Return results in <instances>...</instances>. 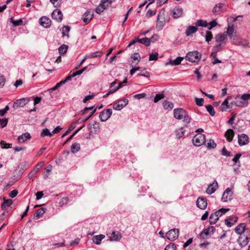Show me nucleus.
Here are the masks:
<instances>
[{"label":"nucleus","instance_id":"1","mask_svg":"<svg viewBox=\"0 0 250 250\" xmlns=\"http://www.w3.org/2000/svg\"><path fill=\"white\" fill-rule=\"evenodd\" d=\"M115 0H101L99 5L95 9V12L97 14H101Z\"/></svg>","mask_w":250,"mask_h":250},{"label":"nucleus","instance_id":"2","mask_svg":"<svg viewBox=\"0 0 250 250\" xmlns=\"http://www.w3.org/2000/svg\"><path fill=\"white\" fill-rule=\"evenodd\" d=\"M192 143L196 146H200L206 142L205 135L202 133H197L193 138Z\"/></svg>","mask_w":250,"mask_h":250},{"label":"nucleus","instance_id":"3","mask_svg":"<svg viewBox=\"0 0 250 250\" xmlns=\"http://www.w3.org/2000/svg\"><path fill=\"white\" fill-rule=\"evenodd\" d=\"M201 57V54L197 51L188 52L186 56V58L192 62H198Z\"/></svg>","mask_w":250,"mask_h":250},{"label":"nucleus","instance_id":"4","mask_svg":"<svg viewBox=\"0 0 250 250\" xmlns=\"http://www.w3.org/2000/svg\"><path fill=\"white\" fill-rule=\"evenodd\" d=\"M179 233V230L178 229H172L167 232L166 237L170 241H174L178 238Z\"/></svg>","mask_w":250,"mask_h":250},{"label":"nucleus","instance_id":"5","mask_svg":"<svg viewBox=\"0 0 250 250\" xmlns=\"http://www.w3.org/2000/svg\"><path fill=\"white\" fill-rule=\"evenodd\" d=\"M128 100L127 99L124 98L115 103L113 106L114 109L116 110H121L127 104H128Z\"/></svg>","mask_w":250,"mask_h":250},{"label":"nucleus","instance_id":"6","mask_svg":"<svg viewBox=\"0 0 250 250\" xmlns=\"http://www.w3.org/2000/svg\"><path fill=\"white\" fill-rule=\"evenodd\" d=\"M165 24V20L164 13L163 12H160L157 16L156 28L159 30H161Z\"/></svg>","mask_w":250,"mask_h":250},{"label":"nucleus","instance_id":"7","mask_svg":"<svg viewBox=\"0 0 250 250\" xmlns=\"http://www.w3.org/2000/svg\"><path fill=\"white\" fill-rule=\"evenodd\" d=\"M112 113V110L110 108L104 110L99 115V118L102 122H105L110 117Z\"/></svg>","mask_w":250,"mask_h":250},{"label":"nucleus","instance_id":"8","mask_svg":"<svg viewBox=\"0 0 250 250\" xmlns=\"http://www.w3.org/2000/svg\"><path fill=\"white\" fill-rule=\"evenodd\" d=\"M108 238L107 240L110 242L119 241L122 238V235L119 231H112L111 233L107 234Z\"/></svg>","mask_w":250,"mask_h":250},{"label":"nucleus","instance_id":"9","mask_svg":"<svg viewBox=\"0 0 250 250\" xmlns=\"http://www.w3.org/2000/svg\"><path fill=\"white\" fill-rule=\"evenodd\" d=\"M87 128L91 133H97L100 129L99 123L96 122H91L87 125Z\"/></svg>","mask_w":250,"mask_h":250},{"label":"nucleus","instance_id":"10","mask_svg":"<svg viewBox=\"0 0 250 250\" xmlns=\"http://www.w3.org/2000/svg\"><path fill=\"white\" fill-rule=\"evenodd\" d=\"M187 111L183 108H176L174 109V117L177 120H181L185 115Z\"/></svg>","mask_w":250,"mask_h":250},{"label":"nucleus","instance_id":"11","mask_svg":"<svg viewBox=\"0 0 250 250\" xmlns=\"http://www.w3.org/2000/svg\"><path fill=\"white\" fill-rule=\"evenodd\" d=\"M30 100L29 98H21L16 100L14 103L13 107L15 108H17L19 107H23L26 104H27Z\"/></svg>","mask_w":250,"mask_h":250},{"label":"nucleus","instance_id":"12","mask_svg":"<svg viewBox=\"0 0 250 250\" xmlns=\"http://www.w3.org/2000/svg\"><path fill=\"white\" fill-rule=\"evenodd\" d=\"M238 142L240 146H245L248 144L249 142V139L248 135L245 134L238 135Z\"/></svg>","mask_w":250,"mask_h":250},{"label":"nucleus","instance_id":"13","mask_svg":"<svg viewBox=\"0 0 250 250\" xmlns=\"http://www.w3.org/2000/svg\"><path fill=\"white\" fill-rule=\"evenodd\" d=\"M183 9L180 7H175L170 11V15L174 19L180 17L183 14Z\"/></svg>","mask_w":250,"mask_h":250},{"label":"nucleus","instance_id":"14","mask_svg":"<svg viewBox=\"0 0 250 250\" xmlns=\"http://www.w3.org/2000/svg\"><path fill=\"white\" fill-rule=\"evenodd\" d=\"M233 192L231 190L227 188L224 192L222 197V200L224 202H226L229 200H230L232 199Z\"/></svg>","mask_w":250,"mask_h":250},{"label":"nucleus","instance_id":"15","mask_svg":"<svg viewBox=\"0 0 250 250\" xmlns=\"http://www.w3.org/2000/svg\"><path fill=\"white\" fill-rule=\"evenodd\" d=\"M197 206L201 209H205L207 206V200L206 198L199 197L196 201Z\"/></svg>","mask_w":250,"mask_h":250},{"label":"nucleus","instance_id":"16","mask_svg":"<svg viewBox=\"0 0 250 250\" xmlns=\"http://www.w3.org/2000/svg\"><path fill=\"white\" fill-rule=\"evenodd\" d=\"M62 16L63 15L61 11L58 9L54 10L51 14L52 19L59 21H62Z\"/></svg>","mask_w":250,"mask_h":250},{"label":"nucleus","instance_id":"17","mask_svg":"<svg viewBox=\"0 0 250 250\" xmlns=\"http://www.w3.org/2000/svg\"><path fill=\"white\" fill-rule=\"evenodd\" d=\"M216 42L225 44L227 41V35L225 34H218L215 37Z\"/></svg>","mask_w":250,"mask_h":250},{"label":"nucleus","instance_id":"18","mask_svg":"<svg viewBox=\"0 0 250 250\" xmlns=\"http://www.w3.org/2000/svg\"><path fill=\"white\" fill-rule=\"evenodd\" d=\"M218 183L216 181H214L212 184H210L206 190V192L208 194L213 193L218 188Z\"/></svg>","mask_w":250,"mask_h":250},{"label":"nucleus","instance_id":"19","mask_svg":"<svg viewBox=\"0 0 250 250\" xmlns=\"http://www.w3.org/2000/svg\"><path fill=\"white\" fill-rule=\"evenodd\" d=\"M51 20L47 17L43 16L40 19V23L45 28H48L51 25Z\"/></svg>","mask_w":250,"mask_h":250},{"label":"nucleus","instance_id":"20","mask_svg":"<svg viewBox=\"0 0 250 250\" xmlns=\"http://www.w3.org/2000/svg\"><path fill=\"white\" fill-rule=\"evenodd\" d=\"M238 217L235 215L229 217L228 219L225 220V224L228 227H231L237 221Z\"/></svg>","mask_w":250,"mask_h":250},{"label":"nucleus","instance_id":"21","mask_svg":"<svg viewBox=\"0 0 250 250\" xmlns=\"http://www.w3.org/2000/svg\"><path fill=\"white\" fill-rule=\"evenodd\" d=\"M105 237V235L104 234L94 235L92 237V241L95 244L99 245L101 243L102 240H103Z\"/></svg>","mask_w":250,"mask_h":250},{"label":"nucleus","instance_id":"22","mask_svg":"<svg viewBox=\"0 0 250 250\" xmlns=\"http://www.w3.org/2000/svg\"><path fill=\"white\" fill-rule=\"evenodd\" d=\"M30 134L28 132H26L19 136L18 138V140L20 143H24L27 140L30 139Z\"/></svg>","mask_w":250,"mask_h":250},{"label":"nucleus","instance_id":"23","mask_svg":"<svg viewBox=\"0 0 250 250\" xmlns=\"http://www.w3.org/2000/svg\"><path fill=\"white\" fill-rule=\"evenodd\" d=\"M224 6V4L223 3H218L213 7L212 9V12L215 15L219 14L222 12Z\"/></svg>","mask_w":250,"mask_h":250},{"label":"nucleus","instance_id":"24","mask_svg":"<svg viewBox=\"0 0 250 250\" xmlns=\"http://www.w3.org/2000/svg\"><path fill=\"white\" fill-rule=\"evenodd\" d=\"M183 60V58L181 57H178L174 60H170L166 63V65L170 64L172 65H176L179 64Z\"/></svg>","mask_w":250,"mask_h":250},{"label":"nucleus","instance_id":"25","mask_svg":"<svg viewBox=\"0 0 250 250\" xmlns=\"http://www.w3.org/2000/svg\"><path fill=\"white\" fill-rule=\"evenodd\" d=\"M209 30H210L206 31L205 33H204V32L201 33L202 36L205 37L206 41L208 43H209V42L211 41L213 38L212 33Z\"/></svg>","mask_w":250,"mask_h":250},{"label":"nucleus","instance_id":"26","mask_svg":"<svg viewBox=\"0 0 250 250\" xmlns=\"http://www.w3.org/2000/svg\"><path fill=\"white\" fill-rule=\"evenodd\" d=\"M245 225L243 223L238 225L235 229V232L238 234H242L245 230Z\"/></svg>","mask_w":250,"mask_h":250},{"label":"nucleus","instance_id":"27","mask_svg":"<svg viewBox=\"0 0 250 250\" xmlns=\"http://www.w3.org/2000/svg\"><path fill=\"white\" fill-rule=\"evenodd\" d=\"M234 135V132L233 130L231 129H229L226 131L225 133V137L228 142H231L233 139Z\"/></svg>","mask_w":250,"mask_h":250},{"label":"nucleus","instance_id":"28","mask_svg":"<svg viewBox=\"0 0 250 250\" xmlns=\"http://www.w3.org/2000/svg\"><path fill=\"white\" fill-rule=\"evenodd\" d=\"M46 208H41L36 210L35 214V217L36 219L41 218L45 212Z\"/></svg>","mask_w":250,"mask_h":250},{"label":"nucleus","instance_id":"29","mask_svg":"<svg viewBox=\"0 0 250 250\" xmlns=\"http://www.w3.org/2000/svg\"><path fill=\"white\" fill-rule=\"evenodd\" d=\"M197 30L196 26H189L186 30V34L187 36H189L192 34L195 33Z\"/></svg>","mask_w":250,"mask_h":250},{"label":"nucleus","instance_id":"30","mask_svg":"<svg viewBox=\"0 0 250 250\" xmlns=\"http://www.w3.org/2000/svg\"><path fill=\"white\" fill-rule=\"evenodd\" d=\"M133 60L131 63V65L137 64L140 61L141 57L139 53H136L131 57Z\"/></svg>","mask_w":250,"mask_h":250},{"label":"nucleus","instance_id":"31","mask_svg":"<svg viewBox=\"0 0 250 250\" xmlns=\"http://www.w3.org/2000/svg\"><path fill=\"white\" fill-rule=\"evenodd\" d=\"M70 30V27L68 25H65L62 28V37L63 38L66 37L67 39L69 38V32Z\"/></svg>","mask_w":250,"mask_h":250},{"label":"nucleus","instance_id":"32","mask_svg":"<svg viewBox=\"0 0 250 250\" xmlns=\"http://www.w3.org/2000/svg\"><path fill=\"white\" fill-rule=\"evenodd\" d=\"M103 54V52L102 51H98L93 53L89 54L88 55H86L87 59H90L92 58H99L102 56Z\"/></svg>","mask_w":250,"mask_h":250},{"label":"nucleus","instance_id":"33","mask_svg":"<svg viewBox=\"0 0 250 250\" xmlns=\"http://www.w3.org/2000/svg\"><path fill=\"white\" fill-rule=\"evenodd\" d=\"M80 144L78 143H73L71 146V151L73 153H75L80 149Z\"/></svg>","mask_w":250,"mask_h":250},{"label":"nucleus","instance_id":"34","mask_svg":"<svg viewBox=\"0 0 250 250\" xmlns=\"http://www.w3.org/2000/svg\"><path fill=\"white\" fill-rule=\"evenodd\" d=\"M202 231L204 232V234L207 236L211 235L213 234L215 231V228L213 226H210L208 228L204 229Z\"/></svg>","mask_w":250,"mask_h":250},{"label":"nucleus","instance_id":"35","mask_svg":"<svg viewBox=\"0 0 250 250\" xmlns=\"http://www.w3.org/2000/svg\"><path fill=\"white\" fill-rule=\"evenodd\" d=\"M163 105L164 108L165 109H167V110H171L174 107L173 104L172 103L167 101H165L163 103Z\"/></svg>","mask_w":250,"mask_h":250},{"label":"nucleus","instance_id":"36","mask_svg":"<svg viewBox=\"0 0 250 250\" xmlns=\"http://www.w3.org/2000/svg\"><path fill=\"white\" fill-rule=\"evenodd\" d=\"M138 42L142 44H143L146 46H149L150 44V39L146 37L141 39H139V38L138 37Z\"/></svg>","mask_w":250,"mask_h":250},{"label":"nucleus","instance_id":"37","mask_svg":"<svg viewBox=\"0 0 250 250\" xmlns=\"http://www.w3.org/2000/svg\"><path fill=\"white\" fill-rule=\"evenodd\" d=\"M206 146L207 149H210L215 148L216 146V144L213 140L210 139L208 140L207 144H206Z\"/></svg>","mask_w":250,"mask_h":250},{"label":"nucleus","instance_id":"38","mask_svg":"<svg viewBox=\"0 0 250 250\" xmlns=\"http://www.w3.org/2000/svg\"><path fill=\"white\" fill-rule=\"evenodd\" d=\"M68 46L65 44H62L59 47L58 50L60 55H62L65 54L67 51Z\"/></svg>","mask_w":250,"mask_h":250},{"label":"nucleus","instance_id":"39","mask_svg":"<svg viewBox=\"0 0 250 250\" xmlns=\"http://www.w3.org/2000/svg\"><path fill=\"white\" fill-rule=\"evenodd\" d=\"M218 220V217H216V215L213 213H212L209 218V221L210 224H215Z\"/></svg>","mask_w":250,"mask_h":250},{"label":"nucleus","instance_id":"40","mask_svg":"<svg viewBox=\"0 0 250 250\" xmlns=\"http://www.w3.org/2000/svg\"><path fill=\"white\" fill-rule=\"evenodd\" d=\"M196 26L208 27V23L206 21L204 20H197L195 22Z\"/></svg>","mask_w":250,"mask_h":250},{"label":"nucleus","instance_id":"41","mask_svg":"<svg viewBox=\"0 0 250 250\" xmlns=\"http://www.w3.org/2000/svg\"><path fill=\"white\" fill-rule=\"evenodd\" d=\"M230 98V97H228L222 103L221 106H222V111H227V109L228 108L229 105V102L228 100Z\"/></svg>","mask_w":250,"mask_h":250},{"label":"nucleus","instance_id":"42","mask_svg":"<svg viewBox=\"0 0 250 250\" xmlns=\"http://www.w3.org/2000/svg\"><path fill=\"white\" fill-rule=\"evenodd\" d=\"M234 28L233 25H229L227 28V33L230 39H232L233 34L234 33Z\"/></svg>","mask_w":250,"mask_h":250},{"label":"nucleus","instance_id":"43","mask_svg":"<svg viewBox=\"0 0 250 250\" xmlns=\"http://www.w3.org/2000/svg\"><path fill=\"white\" fill-rule=\"evenodd\" d=\"M185 129L183 127H181L176 131V137L180 139L184 135Z\"/></svg>","mask_w":250,"mask_h":250},{"label":"nucleus","instance_id":"44","mask_svg":"<svg viewBox=\"0 0 250 250\" xmlns=\"http://www.w3.org/2000/svg\"><path fill=\"white\" fill-rule=\"evenodd\" d=\"M207 110L209 113L210 116H213L215 115V112L214 111L213 107L210 105L208 104L206 106Z\"/></svg>","mask_w":250,"mask_h":250},{"label":"nucleus","instance_id":"45","mask_svg":"<svg viewBox=\"0 0 250 250\" xmlns=\"http://www.w3.org/2000/svg\"><path fill=\"white\" fill-rule=\"evenodd\" d=\"M53 135L52 132H50L48 129L45 128L43 129L41 134V136L42 137H44L46 136H48L49 137H51Z\"/></svg>","mask_w":250,"mask_h":250},{"label":"nucleus","instance_id":"46","mask_svg":"<svg viewBox=\"0 0 250 250\" xmlns=\"http://www.w3.org/2000/svg\"><path fill=\"white\" fill-rule=\"evenodd\" d=\"M225 44H223L222 43H219V44L213 47V51H215L216 52H218L222 50L224 47Z\"/></svg>","mask_w":250,"mask_h":250},{"label":"nucleus","instance_id":"47","mask_svg":"<svg viewBox=\"0 0 250 250\" xmlns=\"http://www.w3.org/2000/svg\"><path fill=\"white\" fill-rule=\"evenodd\" d=\"M43 165V162H40V163H39L36 165L34 169L32 171H33L35 173H36L42 167Z\"/></svg>","mask_w":250,"mask_h":250},{"label":"nucleus","instance_id":"48","mask_svg":"<svg viewBox=\"0 0 250 250\" xmlns=\"http://www.w3.org/2000/svg\"><path fill=\"white\" fill-rule=\"evenodd\" d=\"M217 24V22L216 20H213L210 22L208 23V30H211L212 28L216 26Z\"/></svg>","mask_w":250,"mask_h":250},{"label":"nucleus","instance_id":"49","mask_svg":"<svg viewBox=\"0 0 250 250\" xmlns=\"http://www.w3.org/2000/svg\"><path fill=\"white\" fill-rule=\"evenodd\" d=\"M164 98V95L163 94H157L156 95L154 98V102L156 103L158 102L160 100Z\"/></svg>","mask_w":250,"mask_h":250},{"label":"nucleus","instance_id":"50","mask_svg":"<svg viewBox=\"0 0 250 250\" xmlns=\"http://www.w3.org/2000/svg\"><path fill=\"white\" fill-rule=\"evenodd\" d=\"M183 121L186 124L190 123L191 121V118L188 114L187 111L186 112L185 115L183 116Z\"/></svg>","mask_w":250,"mask_h":250},{"label":"nucleus","instance_id":"51","mask_svg":"<svg viewBox=\"0 0 250 250\" xmlns=\"http://www.w3.org/2000/svg\"><path fill=\"white\" fill-rule=\"evenodd\" d=\"M8 123V119L6 118L0 119V125L1 127H4L6 126Z\"/></svg>","mask_w":250,"mask_h":250},{"label":"nucleus","instance_id":"52","mask_svg":"<svg viewBox=\"0 0 250 250\" xmlns=\"http://www.w3.org/2000/svg\"><path fill=\"white\" fill-rule=\"evenodd\" d=\"M55 7H58L62 3V0H50Z\"/></svg>","mask_w":250,"mask_h":250},{"label":"nucleus","instance_id":"53","mask_svg":"<svg viewBox=\"0 0 250 250\" xmlns=\"http://www.w3.org/2000/svg\"><path fill=\"white\" fill-rule=\"evenodd\" d=\"M176 246L173 243H170L167 245L164 250H176Z\"/></svg>","mask_w":250,"mask_h":250},{"label":"nucleus","instance_id":"54","mask_svg":"<svg viewBox=\"0 0 250 250\" xmlns=\"http://www.w3.org/2000/svg\"><path fill=\"white\" fill-rule=\"evenodd\" d=\"M195 101L197 105L201 106L203 105L204 100L203 98H195Z\"/></svg>","mask_w":250,"mask_h":250},{"label":"nucleus","instance_id":"55","mask_svg":"<svg viewBox=\"0 0 250 250\" xmlns=\"http://www.w3.org/2000/svg\"><path fill=\"white\" fill-rule=\"evenodd\" d=\"M158 53L156 52L149 55V61H156L158 59Z\"/></svg>","mask_w":250,"mask_h":250},{"label":"nucleus","instance_id":"56","mask_svg":"<svg viewBox=\"0 0 250 250\" xmlns=\"http://www.w3.org/2000/svg\"><path fill=\"white\" fill-rule=\"evenodd\" d=\"M11 21L15 26L20 25L22 23V21L21 19H20L19 20H14L13 19H11Z\"/></svg>","mask_w":250,"mask_h":250},{"label":"nucleus","instance_id":"57","mask_svg":"<svg viewBox=\"0 0 250 250\" xmlns=\"http://www.w3.org/2000/svg\"><path fill=\"white\" fill-rule=\"evenodd\" d=\"M12 144H7L4 141H1L0 142V146L2 148H8L11 147V146Z\"/></svg>","mask_w":250,"mask_h":250},{"label":"nucleus","instance_id":"58","mask_svg":"<svg viewBox=\"0 0 250 250\" xmlns=\"http://www.w3.org/2000/svg\"><path fill=\"white\" fill-rule=\"evenodd\" d=\"M221 154L227 157L230 156V152L228 151L224 146L221 151Z\"/></svg>","mask_w":250,"mask_h":250},{"label":"nucleus","instance_id":"59","mask_svg":"<svg viewBox=\"0 0 250 250\" xmlns=\"http://www.w3.org/2000/svg\"><path fill=\"white\" fill-rule=\"evenodd\" d=\"M94 17V14L93 13H92L90 17H86L84 16V17L83 18V21L86 23H88Z\"/></svg>","mask_w":250,"mask_h":250},{"label":"nucleus","instance_id":"60","mask_svg":"<svg viewBox=\"0 0 250 250\" xmlns=\"http://www.w3.org/2000/svg\"><path fill=\"white\" fill-rule=\"evenodd\" d=\"M5 79L4 77L0 74V87H3L5 83Z\"/></svg>","mask_w":250,"mask_h":250},{"label":"nucleus","instance_id":"61","mask_svg":"<svg viewBox=\"0 0 250 250\" xmlns=\"http://www.w3.org/2000/svg\"><path fill=\"white\" fill-rule=\"evenodd\" d=\"M80 241V238H77L71 242L70 245L72 247L76 246L79 243Z\"/></svg>","mask_w":250,"mask_h":250},{"label":"nucleus","instance_id":"62","mask_svg":"<svg viewBox=\"0 0 250 250\" xmlns=\"http://www.w3.org/2000/svg\"><path fill=\"white\" fill-rule=\"evenodd\" d=\"M45 169L47 172V174L44 175V178L46 179L48 177V175L49 174V172L52 170V166L51 165H48L45 167Z\"/></svg>","mask_w":250,"mask_h":250},{"label":"nucleus","instance_id":"63","mask_svg":"<svg viewBox=\"0 0 250 250\" xmlns=\"http://www.w3.org/2000/svg\"><path fill=\"white\" fill-rule=\"evenodd\" d=\"M250 99V94H244L241 97V99L246 102Z\"/></svg>","mask_w":250,"mask_h":250},{"label":"nucleus","instance_id":"64","mask_svg":"<svg viewBox=\"0 0 250 250\" xmlns=\"http://www.w3.org/2000/svg\"><path fill=\"white\" fill-rule=\"evenodd\" d=\"M138 76H142L145 77H149L150 74L147 71H143L138 74Z\"/></svg>","mask_w":250,"mask_h":250}]
</instances>
